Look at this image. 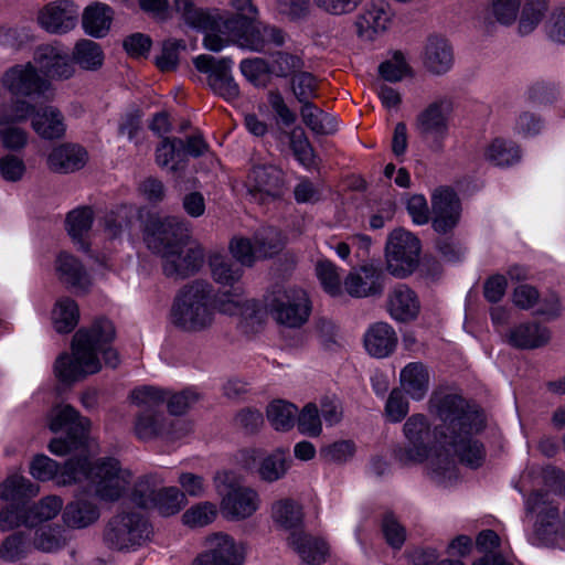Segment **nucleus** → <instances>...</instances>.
Segmentation results:
<instances>
[{
	"instance_id": "22",
	"label": "nucleus",
	"mask_w": 565,
	"mask_h": 565,
	"mask_svg": "<svg viewBox=\"0 0 565 565\" xmlns=\"http://www.w3.org/2000/svg\"><path fill=\"white\" fill-rule=\"evenodd\" d=\"M3 86L15 96H35L45 93L49 83L38 75L31 63L9 68L2 77Z\"/></svg>"
},
{
	"instance_id": "43",
	"label": "nucleus",
	"mask_w": 565,
	"mask_h": 565,
	"mask_svg": "<svg viewBox=\"0 0 565 565\" xmlns=\"http://www.w3.org/2000/svg\"><path fill=\"white\" fill-rule=\"evenodd\" d=\"M171 11H175L185 24L199 30H213V10L207 11L195 6L193 0H173Z\"/></svg>"
},
{
	"instance_id": "20",
	"label": "nucleus",
	"mask_w": 565,
	"mask_h": 565,
	"mask_svg": "<svg viewBox=\"0 0 565 565\" xmlns=\"http://www.w3.org/2000/svg\"><path fill=\"white\" fill-rule=\"evenodd\" d=\"M433 227L440 234L452 231L460 218V202L450 188L440 186L431 194Z\"/></svg>"
},
{
	"instance_id": "10",
	"label": "nucleus",
	"mask_w": 565,
	"mask_h": 565,
	"mask_svg": "<svg viewBox=\"0 0 565 565\" xmlns=\"http://www.w3.org/2000/svg\"><path fill=\"white\" fill-rule=\"evenodd\" d=\"M420 242L404 228L394 230L385 247L387 270L399 278L411 275L419 264Z\"/></svg>"
},
{
	"instance_id": "49",
	"label": "nucleus",
	"mask_w": 565,
	"mask_h": 565,
	"mask_svg": "<svg viewBox=\"0 0 565 565\" xmlns=\"http://www.w3.org/2000/svg\"><path fill=\"white\" fill-rule=\"evenodd\" d=\"M39 486L22 476H11L0 484V498L10 501H20L38 495Z\"/></svg>"
},
{
	"instance_id": "61",
	"label": "nucleus",
	"mask_w": 565,
	"mask_h": 565,
	"mask_svg": "<svg viewBox=\"0 0 565 565\" xmlns=\"http://www.w3.org/2000/svg\"><path fill=\"white\" fill-rule=\"evenodd\" d=\"M185 49L182 40L169 39L163 42L161 54L157 56L156 64L162 72L174 71L179 64V52Z\"/></svg>"
},
{
	"instance_id": "58",
	"label": "nucleus",
	"mask_w": 565,
	"mask_h": 565,
	"mask_svg": "<svg viewBox=\"0 0 565 565\" xmlns=\"http://www.w3.org/2000/svg\"><path fill=\"white\" fill-rule=\"evenodd\" d=\"M356 447L352 440H338L320 449L321 458L327 462L343 463L355 454Z\"/></svg>"
},
{
	"instance_id": "53",
	"label": "nucleus",
	"mask_w": 565,
	"mask_h": 565,
	"mask_svg": "<svg viewBox=\"0 0 565 565\" xmlns=\"http://www.w3.org/2000/svg\"><path fill=\"white\" fill-rule=\"evenodd\" d=\"M34 105L22 99H11L0 104V126L18 125L33 116Z\"/></svg>"
},
{
	"instance_id": "56",
	"label": "nucleus",
	"mask_w": 565,
	"mask_h": 565,
	"mask_svg": "<svg viewBox=\"0 0 565 565\" xmlns=\"http://www.w3.org/2000/svg\"><path fill=\"white\" fill-rule=\"evenodd\" d=\"M63 501L56 495L43 498L36 504L29 508L33 526L54 519L62 510Z\"/></svg>"
},
{
	"instance_id": "63",
	"label": "nucleus",
	"mask_w": 565,
	"mask_h": 565,
	"mask_svg": "<svg viewBox=\"0 0 565 565\" xmlns=\"http://www.w3.org/2000/svg\"><path fill=\"white\" fill-rule=\"evenodd\" d=\"M317 276L323 289L331 296L341 294V278L337 267L329 260H320L316 267Z\"/></svg>"
},
{
	"instance_id": "54",
	"label": "nucleus",
	"mask_w": 565,
	"mask_h": 565,
	"mask_svg": "<svg viewBox=\"0 0 565 565\" xmlns=\"http://www.w3.org/2000/svg\"><path fill=\"white\" fill-rule=\"evenodd\" d=\"M217 507L210 501H203L192 505L182 514V522L190 527H203L217 516Z\"/></svg>"
},
{
	"instance_id": "29",
	"label": "nucleus",
	"mask_w": 565,
	"mask_h": 565,
	"mask_svg": "<svg viewBox=\"0 0 565 565\" xmlns=\"http://www.w3.org/2000/svg\"><path fill=\"white\" fill-rule=\"evenodd\" d=\"M454 51L448 41L439 36H430L424 51V67L433 75H444L454 65Z\"/></svg>"
},
{
	"instance_id": "44",
	"label": "nucleus",
	"mask_w": 565,
	"mask_h": 565,
	"mask_svg": "<svg viewBox=\"0 0 565 565\" xmlns=\"http://www.w3.org/2000/svg\"><path fill=\"white\" fill-rule=\"evenodd\" d=\"M163 483L164 479L158 472H150L140 477L132 489V501L141 508H151Z\"/></svg>"
},
{
	"instance_id": "25",
	"label": "nucleus",
	"mask_w": 565,
	"mask_h": 565,
	"mask_svg": "<svg viewBox=\"0 0 565 565\" xmlns=\"http://www.w3.org/2000/svg\"><path fill=\"white\" fill-rule=\"evenodd\" d=\"M54 269L58 281L67 289L87 291L92 281L82 262L67 252L56 256Z\"/></svg>"
},
{
	"instance_id": "11",
	"label": "nucleus",
	"mask_w": 565,
	"mask_h": 565,
	"mask_svg": "<svg viewBox=\"0 0 565 565\" xmlns=\"http://www.w3.org/2000/svg\"><path fill=\"white\" fill-rule=\"evenodd\" d=\"M161 258L162 271L173 280H184L200 271L204 264V249L198 243L184 239L164 253Z\"/></svg>"
},
{
	"instance_id": "13",
	"label": "nucleus",
	"mask_w": 565,
	"mask_h": 565,
	"mask_svg": "<svg viewBox=\"0 0 565 565\" xmlns=\"http://www.w3.org/2000/svg\"><path fill=\"white\" fill-rule=\"evenodd\" d=\"M204 550L192 565H243L244 544L225 532H214L204 537Z\"/></svg>"
},
{
	"instance_id": "52",
	"label": "nucleus",
	"mask_w": 565,
	"mask_h": 565,
	"mask_svg": "<svg viewBox=\"0 0 565 565\" xmlns=\"http://www.w3.org/2000/svg\"><path fill=\"white\" fill-rule=\"evenodd\" d=\"M153 505L163 516L177 514L185 505V494L175 487H162Z\"/></svg>"
},
{
	"instance_id": "48",
	"label": "nucleus",
	"mask_w": 565,
	"mask_h": 565,
	"mask_svg": "<svg viewBox=\"0 0 565 565\" xmlns=\"http://www.w3.org/2000/svg\"><path fill=\"white\" fill-rule=\"evenodd\" d=\"M297 412L295 405L277 399L268 404L266 416L275 430L287 431L294 427Z\"/></svg>"
},
{
	"instance_id": "50",
	"label": "nucleus",
	"mask_w": 565,
	"mask_h": 565,
	"mask_svg": "<svg viewBox=\"0 0 565 565\" xmlns=\"http://www.w3.org/2000/svg\"><path fill=\"white\" fill-rule=\"evenodd\" d=\"M168 391L154 386H141L130 393L131 403L139 408V412H160L159 408L166 403Z\"/></svg>"
},
{
	"instance_id": "18",
	"label": "nucleus",
	"mask_w": 565,
	"mask_h": 565,
	"mask_svg": "<svg viewBox=\"0 0 565 565\" xmlns=\"http://www.w3.org/2000/svg\"><path fill=\"white\" fill-rule=\"evenodd\" d=\"M393 15V11L385 0L369 1L355 17L356 36L365 42L375 41L388 30Z\"/></svg>"
},
{
	"instance_id": "33",
	"label": "nucleus",
	"mask_w": 565,
	"mask_h": 565,
	"mask_svg": "<svg viewBox=\"0 0 565 565\" xmlns=\"http://www.w3.org/2000/svg\"><path fill=\"white\" fill-rule=\"evenodd\" d=\"M364 345L372 356L386 358L393 353L397 345L396 332L388 323L376 322L366 331Z\"/></svg>"
},
{
	"instance_id": "42",
	"label": "nucleus",
	"mask_w": 565,
	"mask_h": 565,
	"mask_svg": "<svg viewBox=\"0 0 565 565\" xmlns=\"http://www.w3.org/2000/svg\"><path fill=\"white\" fill-rule=\"evenodd\" d=\"M79 321V308L77 302L70 297L56 300L52 310V322L58 333L72 332Z\"/></svg>"
},
{
	"instance_id": "39",
	"label": "nucleus",
	"mask_w": 565,
	"mask_h": 565,
	"mask_svg": "<svg viewBox=\"0 0 565 565\" xmlns=\"http://www.w3.org/2000/svg\"><path fill=\"white\" fill-rule=\"evenodd\" d=\"M114 12L105 3L94 2L85 8L82 24L85 32L95 38H102L110 29Z\"/></svg>"
},
{
	"instance_id": "36",
	"label": "nucleus",
	"mask_w": 565,
	"mask_h": 565,
	"mask_svg": "<svg viewBox=\"0 0 565 565\" xmlns=\"http://www.w3.org/2000/svg\"><path fill=\"white\" fill-rule=\"evenodd\" d=\"M183 140L180 138H164L156 150V161L161 168L169 169L174 174H181L188 164Z\"/></svg>"
},
{
	"instance_id": "59",
	"label": "nucleus",
	"mask_w": 565,
	"mask_h": 565,
	"mask_svg": "<svg viewBox=\"0 0 565 565\" xmlns=\"http://www.w3.org/2000/svg\"><path fill=\"white\" fill-rule=\"evenodd\" d=\"M317 87V81L309 72L301 71L291 78V89L302 105L310 104V99L316 96Z\"/></svg>"
},
{
	"instance_id": "14",
	"label": "nucleus",
	"mask_w": 565,
	"mask_h": 565,
	"mask_svg": "<svg viewBox=\"0 0 565 565\" xmlns=\"http://www.w3.org/2000/svg\"><path fill=\"white\" fill-rule=\"evenodd\" d=\"M194 65L199 72L207 74V85L215 95L226 102H234L239 97V87L231 73V58H215L203 54L194 60Z\"/></svg>"
},
{
	"instance_id": "28",
	"label": "nucleus",
	"mask_w": 565,
	"mask_h": 565,
	"mask_svg": "<svg viewBox=\"0 0 565 565\" xmlns=\"http://www.w3.org/2000/svg\"><path fill=\"white\" fill-rule=\"evenodd\" d=\"M87 161L88 153L83 147L63 143L51 151L47 157V167L56 173H72L84 168Z\"/></svg>"
},
{
	"instance_id": "47",
	"label": "nucleus",
	"mask_w": 565,
	"mask_h": 565,
	"mask_svg": "<svg viewBox=\"0 0 565 565\" xmlns=\"http://www.w3.org/2000/svg\"><path fill=\"white\" fill-rule=\"evenodd\" d=\"M254 242L259 258H268L278 254L285 246L282 233L273 226L262 227L254 234Z\"/></svg>"
},
{
	"instance_id": "46",
	"label": "nucleus",
	"mask_w": 565,
	"mask_h": 565,
	"mask_svg": "<svg viewBox=\"0 0 565 565\" xmlns=\"http://www.w3.org/2000/svg\"><path fill=\"white\" fill-rule=\"evenodd\" d=\"M516 145L502 138L493 139L484 149V158L494 166H511L520 160Z\"/></svg>"
},
{
	"instance_id": "16",
	"label": "nucleus",
	"mask_w": 565,
	"mask_h": 565,
	"mask_svg": "<svg viewBox=\"0 0 565 565\" xmlns=\"http://www.w3.org/2000/svg\"><path fill=\"white\" fill-rule=\"evenodd\" d=\"M245 185L248 194L256 203L266 204L281 196L284 173L274 164H253Z\"/></svg>"
},
{
	"instance_id": "8",
	"label": "nucleus",
	"mask_w": 565,
	"mask_h": 565,
	"mask_svg": "<svg viewBox=\"0 0 565 565\" xmlns=\"http://www.w3.org/2000/svg\"><path fill=\"white\" fill-rule=\"evenodd\" d=\"M152 527L139 512H121L114 515L104 532L105 543L117 551L136 550L151 540Z\"/></svg>"
},
{
	"instance_id": "1",
	"label": "nucleus",
	"mask_w": 565,
	"mask_h": 565,
	"mask_svg": "<svg viewBox=\"0 0 565 565\" xmlns=\"http://www.w3.org/2000/svg\"><path fill=\"white\" fill-rule=\"evenodd\" d=\"M429 409L441 422L434 428V446L429 447L430 423L424 414H413L403 426L408 446L396 452L404 465L428 460L436 477L452 478L457 461L471 468L484 459L483 446L476 439L484 427L483 415L456 394H434Z\"/></svg>"
},
{
	"instance_id": "57",
	"label": "nucleus",
	"mask_w": 565,
	"mask_h": 565,
	"mask_svg": "<svg viewBox=\"0 0 565 565\" xmlns=\"http://www.w3.org/2000/svg\"><path fill=\"white\" fill-rule=\"evenodd\" d=\"M303 68V61L294 54L287 52H278L274 55L270 64V73L279 77H294Z\"/></svg>"
},
{
	"instance_id": "26",
	"label": "nucleus",
	"mask_w": 565,
	"mask_h": 565,
	"mask_svg": "<svg viewBox=\"0 0 565 565\" xmlns=\"http://www.w3.org/2000/svg\"><path fill=\"white\" fill-rule=\"evenodd\" d=\"M287 543L303 562L310 565H320L329 556L328 543L323 539L307 533L303 530L289 534Z\"/></svg>"
},
{
	"instance_id": "64",
	"label": "nucleus",
	"mask_w": 565,
	"mask_h": 565,
	"mask_svg": "<svg viewBox=\"0 0 565 565\" xmlns=\"http://www.w3.org/2000/svg\"><path fill=\"white\" fill-rule=\"evenodd\" d=\"M290 147L301 164L310 167L315 163V150L302 129L291 131Z\"/></svg>"
},
{
	"instance_id": "23",
	"label": "nucleus",
	"mask_w": 565,
	"mask_h": 565,
	"mask_svg": "<svg viewBox=\"0 0 565 565\" xmlns=\"http://www.w3.org/2000/svg\"><path fill=\"white\" fill-rule=\"evenodd\" d=\"M344 287L355 298L380 296L384 290V274L374 265H363L348 275Z\"/></svg>"
},
{
	"instance_id": "51",
	"label": "nucleus",
	"mask_w": 565,
	"mask_h": 565,
	"mask_svg": "<svg viewBox=\"0 0 565 565\" xmlns=\"http://www.w3.org/2000/svg\"><path fill=\"white\" fill-rule=\"evenodd\" d=\"M73 60L82 68L95 71L103 65L104 54L99 44L96 42L92 40H81L74 47Z\"/></svg>"
},
{
	"instance_id": "30",
	"label": "nucleus",
	"mask_w": 565,
	"mask_h": 565,
	"mask_svg": "<svg viewBox=\"0 0 565 565\" xmlns=\"http://www.w3.org/2000/svg\"><path fill=\"white\" fill-rule=\"evenodd\" d=\"M34 60L41 71L51 78H68L74 72L68 54L53 45L39 46Z\"/></svg>"
},
{
	"instance_id": "21",
	"label": "nucleus",
	"mask_w": 565,
	"mask_h": 565,
	"mask_svg": "<svg viewBox=\"0 0 565 565\" xmlns=\"http://www.w3.org/2000/svg\"><path fill=\"white\" fill-rule=\"evenodd\" d=\"M78 18V8L71 0H55L38 12V23L50 33H66L72 30Z\"/></svg>"
},
{
	"instance_id": "2",
	"label": "nucleus",
	"mask_w": 565,
	"mask_h": 565,
	"mask_svg": "<svg viewBox=\"0 0 565 565\" xmlns=\"http://www.w3.org/2000/svg\"><path fill=\"white\" fill-rule=\"evenodd\" d=\"M116 331L113 322L97 318L89 327L78 329L72 339V354L62 353L54 363L55 376L64 383H74L96 374L105 365L117 367L118 352L113 348Z\"/></svg>"
},
{
	"instance_id": "62",
	"label": "nucleus",
	"mask_w": 565,
	"mask_h": 565,
	"mask_svg": "<svg viewBox=\"0 0 565 565\" xmlns=\"http://www.w3.org/2000/svg\"><path fill=\"white\" fill-rule=\"evenodd\" d=\"M297 425L301 434L310 437H318L321 434V419L318 407L313 403H309L302 408L298 415Z\"/></svg>"
},
{
	"instance_id": "6",
	"label": "nucleus",
	"mask_w": 565,
	"mask_h": 565,
	"mask_svg": "<svg viewBox=\"0 0 565 565\" xmlns=\"http://www.w3.org/2000/svg\"><path fill=\"white\" fill-rule=\"evenodd\" d=\"M50 429L54 433L65 429V438H54L49 444V449L56 456H65L71 452L83 455L87 447V431L90 420L81 416L71 405L55 406L49 416Z\"/></svg>"
},
{
	"instance_id": "32",
	"label": "nucleus",
	"mask_w": 565,
	"mask_h": 565,
	"mask_svg": "<svg viewBox=\"0 0 565 565\" xmlns=\"http://www.w3.org/2000/svg\"><path fill=\"white\" fill-rule=\"evenodd\" d=\"M207 265L212 280L221 287H243L241 281L244 267L226 255L213 253L209 256Z\"/></svg>"
},
{
	"instance_id": "40",
	"label": "nucleus",
	"mask_w": 565,
	"mask_h": 565,
	"mask_svg": "<svg viewBox=\"0 0 565 565\" xmlns=\"http://www.w3.org/2000/svg\"><path fill=\"white\" fill-rule=\"evenodd\" d=\"M237 38H244L245 45L253 51H260L266 44L282 45V32L274 26L255 22L243 31Z\"/></svg>"
},
{
	"instance_id": "24",
	"label": "nucleus",
	"mask_w": 565,
	"mask_h": 565,
	"mask_svg": "<svg viewBox=\"0 0 565 565\" xmlns=\"http://www.w3.org/2000/svg\"><path fill=\"white\" fill-rule=\"evenodd\" d=\"M386 310L394 320L409 322L418 317L420 301L412 288L407 285L398 284L387 294Z\"/></svg>"
},
{
	"instance_id": "5",
	"label": "nucleus",
	"mask_w": 565,
	"mask_h": 565,
	"mask_svg": "<svg viewBox=\"0 0 565 565\" xmlns=\"http://www.w3.org/2000/svg\"><path fill=\"white\" fill-rule=\"evenodd\" d=\"M214 489L220 497V512L230 522L250 519L259 509V493L244 484L234 472L217 471L213 477Z\"/></svg>"
},
{
	"instance_id": "34",
	"label": "nucleus",
	"mask_w": 565,
	"mask_h": 565,
	"mask_svg": "<svg viewBox=\"0 0 565 565\" xmlns=\"http://www.w3.org/2000/svg\"><path fill=\"white\" fill-rule=\"evenodd\" d=\"M270 515L274 523L279 529L288 531L289 534L302 531V507L291 498H281L276 500L271 504Z\"/></svg>"
},
{
	"instance_id": "37",
	"label": "nucleus",
	"mask_w": 565,
	"mask_h": 565,
	"mask_svg": "<svg viewBox=\"0 0 565 565\" xmlns=\"http://www.w3.org/2000/svg\"><path fill=\"white\" fill-rule=\"evenodd\" d=\"M290 463L288 449L276 448L259 461L257 476L264 482H276L287 475Z\"/></svg>"
},
{
	"instance_id": "17",
	"label": "nucleus",
	"mask_w": 565,
	"mask_h": 565,
	"mask_svg": "<svg viewBox=\"0 0 565 565\" xmlns=\"http://www.w3.org/2000/svg\"><path fill=\"white\" fill-rule=\"evenodd\" d=\"M192 430L190 423L178 419L168 420L162 412H139L134 424L135 435L141 440H151L159 437L178 439Z\"/></svg>"
},
{
	"instance_id": "35",
	"label": "nucleus",
	"mask_w": 565,
	"mask_h": 565,
	"mask_svg": "<svg viewBox=\"0 0 565 565\" xmlns=\"http://www.w3.org/2000/svg\"><path fill=\"white\" fill-rule=\"evenodd\" d=\"M31 126L41 138L49 140L62 138L66 130L63 115L53 106L34 111Z\"/></svg>"
},
{
	"instance_id": "9",
	"label": "nucleus",
	"mask_w": 565,
	"mask_h": 565,
	"mask_svg": "<svg viewBox=\"0 0 565 565\" xmlns=\"http://www.w3.org/2000/svg\"><path fill=\"white\" fill-rule=\"evenodd\" d=\"M267 307L277 323L287 328H300L308 321L311 310L305 290L285 285L271 289Z\"/></svg>"
},
{
	"instance_id": "60",
	"label": "nucleus",
	"mask_w": 565,
	"mask_h": 565,
	"mask_svg": "<svg viewBox=\"0 0 565 565\" xmlns=\"http://www.w3.org/2000/svg\"><path fill=\"white\" fill-rule=\"evenodd\" d=\"M22 525L33 527L29 508L12 505L0 512L1 531H11Z\"/></svg>"
},
{
	"instance_id": "38",
	"label": "nucleus",
	"mask_w": 565,
	"mask_h": 565,
	"mask_svg": "<svg viewBox=\"0 0 565 565\" xmlns=\"http://www.w3.org/2000/svg\"><path fill=\"white\" fill-rule=\"evenodd\" d=\"M94 212L89 206H82L71 211L66 216V230L72 241L84 252L89 250L86 236L92 228Z\"/></svg>"
},
{
	"instance_id": "27",
	"label": "nucleus",
	"mask_w": 565,
	"mask_h": 565,
	"mask_svg": "<svg viewBox=\"0 0 565 565\" xmlns=\"http://www.w3.org/2000/svg\"><path fill=\"white\" fill-rule=\"evenodd\" d=\"M429 385L430 371L423 362H409L399 372V390L414 401H422Z\"/></svg>"
},
{
	"instance_id": "4",
	"label": "nucleus",
	"mask_w": 565,
	"mask_h": 565,
	"mask_svg": "<svg viewBox=\"0 0 565 565\" xmlns=\"http://www.w3.org/2000/svg\"><path fill=\"white\" fill-rule=\"evenodd\" d=\"M215 288L205 279L184 285L175 295L170 322L185 333H202L212 329L216 320Z\"/></svg>"
},
{
	"instance_id": "15",
	"label": "nucleus",
	"mask_w": 565,
	"mask_h": 565,
	"mask_svg": "<svg viewBox=\"0 0 565 565\" xmlns=\"http://www.w3.org/2000/svg\"><path fill=\"white\" fill-rule=\"evenodd\" d=\"M184 239H189L186 224L177 217H151L147 223L145 242L158 256H162Z\"/></svg>"
},
{
	"instance_id": "55",
	"label": "nucleus",
	"mask_w": 565,
	"mask_h": 565,
	"mask_svg": "<svg viewBox=\"0 0 565 565\" xmlns=\"http://www.w3.org/2000/svg\"><path fill=\"white\" fill-rule=\"evenodd\" d=\"M232 257L243 267H252L258 257L254 239L234 236L228 243Z\"/></svg>"
},
{
	"instance_id": "41",
	"label": "nucleus",
	"mask_w": 565,
	"mask_h": 565,
	"mask_svg": "<svg viewBox=\"0 0 565 565\" xmlns=\"http://www.w3.org/2000/svg\"><path fill=\"white\" fill-rule=\"evenodd\" d=\"M99 518L98 508L86 499H76L68 503L63 512L66 525L74 529L86 527Z\"/></svg>"
},
{
	"instance_id": "12",
	"label": "nucleus",
	"mask_w": 565,
	"mask_h": 565,
	"mask_svg": "<svg viewBox=\"0 0 565 565\" xmlns=\"http://www.w3.org/2000/svg\"><path fill=\"white\" fill-rule=\"evenodd\" d=\"M214 307L216 313L237 317L245 332L254 331L262 322V311L256 301L246 298L244 287L215 290Z\"/></svg>"
},
{
	"instance_id": "31",
	"label": "nucleus",
	"mask_w": 565,
	"mask_h": 565,
	"mask_svg": "<svg viewBox=\"0 0 565 565\" xmlns=\"http://www.w3.org/2000/svg\"><path fill=\"white\" fill-rule=\"evenodd\" d=\"M551 340V331L547 327L526 322L513 327L507 341L510 345L522 350H534L546 345Z\"/></svg>"
},
{
	"instance_id": "19",
	"label": "nucleus",
	"mask_w": 565,
	"mask_h": 565,
	"mask_svg": "<svg viewBox=\"0 0 565 565\" xmlns=\"http://www.w3.org/2000/svg\"><path fill=\"white\" fill-rule=\"evenodd\" d=\"M233 13L213 10V30L226 35H239L257 22L258 9L253 0H230Z\"/></svg>"
},
{
	"instance_id": "45",
	"label": "nucleus",
	"mask_w": 565,
	"mask_h": 565,
	"mask_svg": "<svg viewBox=\"0 0 565 565\" xmlns=\"http://www.w3.org/2000/svg\"><path fill=\"white\" fill-rule=\"evenodd\" d=\"M300 115L305 125L316 135H332L337 130L335 119L312 103L302 105Z\"/></svg>"
},
{
	"instance_id": "3",
	"label": "nucleus",
	"mask_w": 565,
	"mask_h": 565,
	"mask_svg": "<svg viewBox=\"0 0 565 565\" xmlns=\"http://www.w3.org/2000/svg\"><path fill=\"white\" fill-rule=\"evenodd\" d=\"M87 481L89 491L105 502H116L130 488L132 473L115 458H103L89 463L85 452L65 463L58 483L63 486Z\"/></svg>"
},
{
	"instance_id": "7",
	"label": "nucleus",
	"mask_w": 565,
	"mask_h": 565,
	"mask_svg": "<svg viewBox=\"0 0 565 565\" xmlns=\"http://www.w3.org/2000/svg\"><path fill=\"white\" fill-rule=\"evenodd\" d=\"M454 109L452 99L443 95L426 104L416 114L414 129L422 140L429 142L431 150L443 151Z\"/></svg>"
}]
</instances>
